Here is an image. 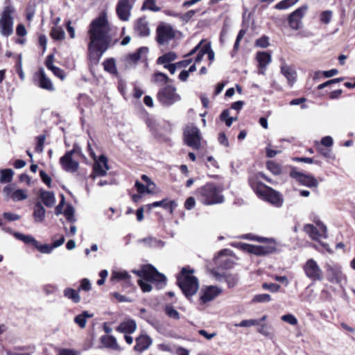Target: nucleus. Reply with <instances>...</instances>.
Listing matches in <instances>:
<instances>
[{
	"label": "nucleus",
	"mask_w": 355,
	"mask_h": 355,
	"mask_svg": "<svg viewBox=\"0 0 355 355\" xmlns=\"http://www.w3.org/2000/svg\"><path fill=\"white\" fill-rule=\"evenodd\" d=\"M140 243H144L148 247L155 248H162L165 245V243L161 240L157 239L153 236H148L139 240Z\"/></svg>",
	"instance_id": "obj_31"
},
{
	"label": "nucleus",
	"mask_w": 355,
	"mask_h": 355,
	"mask_svg": "<svg viewBox=\"0 0 355 355\" xmlns=\"http://www.w3.org/2000/svg\"><path fill=\"white\" fill-rule=\"evenodd\" d=\"M267 167L275 175H278L281 172V168L274 162H268Z\"/></svg>",
	"instance_id": "obj_53"
},
{
	"label": "nucleus",
	"mask_w": 355,
	"mask_h": 355,
	"mask_svg": "<svg viewBox=\"0 0 355 355\" xmlns=\"http://www.w3.org/2000/svg\"><path fill=\"white\" fill-rule=\"evenodd\" d=\"M260 320L256 319L243 320L240 323L234 324L235 327H250L252 326L259 325Z\"/></svg>",
	"instance_id": "obj_45"
},
{
	"label": "nucleus",
	"mask_w": 355,
	"mask_h": 355,
	"mask_svg": "<svg viewBox=\"0 0 355 355\" xmlns=\"http://www.w3.org/2000/svg\"><path fill=\"white\" fill-rule=\"evenodd\" d=\"M304 230L311 239L317 241L327 238V227H318L313 224H306L304 226Z\"/></svg>",
	"instance_id": "obj_18"
},
{
	"label": "nucleus",
	"mask_w": 355,
	"mask_h": 355,
	"mask_svg": "<svg viewBox=\"0 0 355 355\" xmlns=\"http://www.w3.org/2000/svg\"><path fill=\"white\" fill-rule=\"evenodd\" d=\"M196 205V200L193 197L188 198L184 202V207L187 210L192 209Z\"/></svg>",
	"instance_id": "obj_62"
},
{
	"label": "nucleus",
	"mask_w": 355,
	"mask_h": 355,
	"mask_svg": "<svg viewBox=\"0 0 355 355\" xmlns=\"http://www.w3.org/2000/svg\"><path fill=\"white\" fill-rule=\"evenodd\" d=\"M153 205H155L156 207H161L168 210L171 214L174 211V209L178 207V204L175 200H168L167 198L163 199L160 201H156L153 202Z\"/></svg>",
	"instance_id": "obj_30"
},
{
	"label": "nucleus",
	"mask_w": 355,
	"mask_h": 355,
	"mask_svg": "<svg viewBox=\"0 0 355 355\" xmlns=\"http://www.w3.org/2000/svg\"><path fill=\"white\" fill-rule=\"evenodd\" d=\"M62 213L69 222L74 223L76 221L74 216L75 209L72 205H68Z\"/></svg>",
	"instance_id": "obj_42"
},
{
	"label": "nucleus",
	"mask_w": 355,
	"mask_h": 355,
	"mask_svg": "<svg viewBox=\"0 0 355 355\" xmlns=\"http://www.w3.org/2000/svg\"><path fill=\"white\" fill-rule=\"evenodd\" d=\"M102 346L115 351H120L121 347L115 337L110 335L102 336L100 338Z\"/></svg>",
	"instance_id": "obj_26"
},
{
	"label": "nucleus",
	"mask_w": 355,
	"mask_h": 355,
	"mask_svg": "<svg viewBox=\"0 0 355 355\" xmlns=\"http://www.w3.org/2000/svg\"><path fill=\"white\" fill-rule=\"evenodd\" d=\"M327 279L332 283L343 287L347 284V277L343 272L342 268L338 264L326 263L325 265Z\"/></svg>",
	"instance_id": "obj_8"
},
{
	"label": "nucleus",
	"mask_w": 355,
	"mask_h": 355,
	"mask_svg": "<svg viewBox=\"0 0 355 355\" xmlns=\"http://www.w3.org/2000/svg\"><path fill=\"white\" fill-rule=\"evenodd\" d=\"M333 17V12L331 10H324L320 12L319 15V19L320 23L327 25L329 24Z\"/></svg>",
	"instance_id": "obj_41"
},
{
	"label": "nucleus",
	"mask_w": 355,
	"mask_h": 355,
	"mask_svg": "<svg viewBox=\"0 0 355 355\" xmlns=\"http://www.w3.org/2000/svg\"><path fill=\"white\" fill-rule=\"evenodd\" d=\"M201 135L200 130L194 125H187L184 131V140L185 144L195 150L201 147Z\"/></svg>",
	"instance_id": "obj_10"
},
{
	"label": "nucleus",
	"mask_w": 355,
	"mask_h": 355,
	"mask_svg": "<svg viewBox=\"0 0 355 355\" xmlns=\"http://www.w3.org/2000/svg\"><path fill=\"white\" fill-rule=\"evenodd\" d=\"M237 247L241 250L256 255H266L275 251L274 245H255L245 243H239Z\"/></svg>",
	"instance_id": "obj_13"
},
{
	"label": "nucleus",
	"mask_w": 355,
	"mask_h": 355,
	"mask_svg": "<svg viewBox=\"0 0 355 355\" xmlns=\"http://www.w3.org/2000/svg\"><path fill=\"white\" fill-rule=\"evenodd\" d=\"M108 170L107 159L105 155H102L99 156L98 160L94 163L91 177L95 179L96 177L105 176Z\"/></svg>",
	"instance_id": "obj_19"
},
{
	"label": "nucleus",
	"mask_w": 355,
	"mask_h": 355,
	"mask_svg": "<svg viewBox=\"0 0 355 355\" xmlns=\"http://www.w3.org/2000/svg\"><path fill=\"white\" fill-rule=\"evenodd\" d=\"M141 180L146 183V185H148V193H155L156 185L153 181H151L149 177L147 176L146 175H142Z\"/></svg>",
	"instance_id": "obj_47"
},
{
	"label": "nucleus",
	"mask_w": 355,
	"mask_h": 355,
	"mask_svg": "<svg viewBox=\"0 0 355 355\" xmlns=\"http://www.w3.org/2000/svg\"><path fill=\"white\" fill-rule=\"evenodd\" d=\"M259 327L257 329V331L260 333L261 334L265 336H270L271 335V333L270 331L269 327L266 326L265 324H262L259 325H257Z\"/></svg>",
	"instance_id": "obj_57"
},
{
	"label": "nucleus",
	"mask_w": 355,
	"mask_h": 355,
	"mask_svg": "<svg viewBox=\"0 0 355 355\" xmlns=\"http://www.w3.org/2000/svg\"><path fill=\"white\" fill-rule=\"evenodd\" d=\"M176 58V53L170 51L159 57L157 60V64H162L164 67L166 64H170V62L174 61Z\"/></svg>",
	"instance_id": "obj_37"
},
{
	"label": "nucleus",
	"mask_w": 355,
	"mask_h": 355,
	"mask_svg": "<svg viewBox=\"0 0 355 355\" xmlns=\"http://www.w3.org/2000/svg\"><path fill=\"white\" fill-rule=\"evenodd\" d=\"M197 192L200 201L205 205L220 204L225 200L221 194L222 190L212 182L205 184L198 189Z\"/></svg>",
	"instance_id": "obj_4"
},
{
	"label": "nucleus",
	"mask_w": 355,
	"mask_h": 355,
	"mask_svg": "<svg viewBox=\"0 0 355 355\" xmlns=\"http://www.w3.org/2000/svg\"><path fill=\"white\" fill-rule=\"evenodd\" d=\"M3 216L5 219L9 220V221H15L17 220L20 218V216L10 212H4L3 214Z\"/></svg>",
	"instance_id": "obj_60"
},
{
	"label": "nucleus",
	"mask_w": 355,
	"mask_h": 355,
	"mask_svg": "<svg viewBox=\"0 0 355 355\" xmlns=\"http://www.w3.org/2000/svg\"><path fill=\"white\" fill-rule=\"evenodd\" d=\"M262 287L263 289L268 290L272 293H276V292L279 291V290L280 288L279 285L273 284V283H270V284L264 283V284H263Z\"/></svg>",
	"instance_id": "obj_55"
},
{
	"label": "nucleus",
	"mask_w": 355,
	"mask_h": 355,
	"mask_svg": "<svg viewBox=\"0 0 355 355\" xmlns=\"http://www.w3.org/2000/svg\"><path fill=\"white\" fill-rule=\"evenodd\" d=\"M104 69L110 73H116V67L114 59H108L103 62Z\"/></svg>",
	"instance_id": "obj_46"
},
{
	"label": "nucleus",
	"mask_w": 355,
	"mask_h": 355,
	"mask_svg": "<svg viewBox=\"0 0 355 355\" xmlns=\"http://www.w3.org/2000/svg\"><path fill=\"white\" fill-rule=\"evenodd\" d=\"M271 300V297L269 294H259L254 296L252 299L253 302H268Z\"/></svg>",
	"instance_id": "obj_51"
},
{
	"label": "nucleus",
	"mask_w": 355,
	"mask_h": 355,
	"mask_svg": "<svg viewBox=\"0 0 355 355\" xmlns=\"http://www.w3.org/2000/svg\"><path fill=\"white\" fill-rule=\"evenodd\" d=\"M51 35L55 40H62L64 38L65 33L61 27L55 26L51 30Z\"/></svg>",
	"instance_id": "obj_44"
},
{
	"label": "nucleus",
	"mask_w": 355,
	"mask_h": 355,
	"mask_svg": "<svg viewBox=\"0 0 355 355\" xmlns=\"http://www.w3.org/2000/svg\"><path fill=\"white\" fill-rule=\"evenodd\" d=\"M39 81V86L46 90H53V85L51 80L46 76L44 70L42 68L40 69L39 71L35 74Z\"/></svg>",
	"instance_id": "obj_25"
},
{
	"label": "nucleus",
	"mask_w": 355,
	"mask_h": 355,
	"mask_svg": "<svg viewBox=\"0 0 355 355\" xmlns=\"http://www.w3.org/2000/svg\"><path fill=\"white\" fill-rule=\"evenodd\" d=\"M157 99L164 106H171L181 101V96L177 93L176 88L166 85L161 88L157 93Z\"/></svg>",
	"instance_id": "obj_7"
},
{
	"label": "nucleus",
	"mask_w": 355,
	"mask_h": 355,
	"mask_svg": "<svg viewBox=\"0 0 355 355\" xmlns=\"http://www.w3.org/2000/svg\"><path fill=\"white\" fill-rule=\"evenodd\" d=\"M166 314L173 319L178 320L180 318L179 313L171 305H167L165 307Z\"/></svg>",
	"instance_id": "obj_50"
},
{
	"label": "nucleus",
	"mask_w": 355,
	"mask_h": 355,
	"mask_svg": "<svg viewBox=\"0 0 355 355\" xmlns=\"http://www.w3.org/2000/svg\"><path fill=\"white\" fill-rule=\"evenodd\" d=\"M15 237L26 244H31L41 253L49 254L53 250V247L48 244H40L33 236L24 234H15Z\"/></svg>",
	"instance_id": "obj_15"
},
{
	"label": "nucleus",
	"mask_w": 355,
	"mask_h": 355,
	"mask_svg": "<svg viewBox=\"0 0 355 355\" xmlns=\"http://www.w3.org/2000/svg\"><path fill=\"white\" fill-rule=\"evenodd\" d=\"M290 176L304 186L310 188H316L318 186V182L313 176L303 173L299 171L296 168H292L290 172Z\"/></svg>",
	"instance_id": "obj_16"
},
{
	"label": "nucleus",
	"mask_w": 355,
	"mask_h": 355,
	"mask_svg": "<svg viewBox=\"0 0 355 355\" xmlns=\"http://www.w3.org/2000/svg\"><path fill=\"white\" fill-rule=\"evenodd\" d=\"M110 30V26L105 14L101 15L91 22L88 30L90 40L88 51L92 60L98 62L104 53L111 46Z\"/></svg>",
	"instance_id": "obj_1"
},
{
	"label": "nucleus",
	"mask_w": 355,
	"mask_h": 355,
	"mask_svg": "<svg viewBox=\"0 0 355 355\" xmlns=\"http://www.w3.org/2000/svg\"><path fill=\"white\" fill-rule=\"evenodd\" d=\"M257 60L259 62V67L266 68L271 61V55L268 52H258L257 54Z\"/></svg>",
	"instance_id": "obj_34"
},
{
	"label": "nucleus",
	"mask_w": 355,
	"mask_h": 355,
	"mask_svg": "<svg viewBox=\"0 0 355 355\" xmlns=\"http://www.w3.org/2000/svg\"><path fill=\"white\" fill-rule=\"evenodd\" d=\"M80 153V148L74 144L73 149L67 151L60 159V164L62 169L68 173H75L79 168V163L75 156Z\"/></svg>",
	"instance_id": "obj_6"
},
{
	"label": "nucleus",
	"mask_w": 355,
	"mask_h": 355,
	"mask_svg": "<svg viewBox=\"0 0 355 355\" xmlns=\"http://www.w3.org/2000/svg\"><path fill=\"white\" fill-rule=\"evenodd\" d=\"M300 0H282L275 6L277 10H286L297 3Z\"/></svg>",
	"instance_id": "obj_39"
},
{
	"label": "nucleus",
	"mask_w": 355,
	"mask_h": 355,
	"mask_svg": "<svg viewBox=\"0 0 355 355\" xmlns=\"http://www.w3.org/2000/svg\"><path fill=\"white\" fill-rule=\"evenodd\" d=\"M135 31L141 37H146L150 35V28L146 19L140 18L135 24Z\"/></svg>",
	"instance_id": "obj_27"
},
{
	"label": "nucleus",
	"mask_w": 355,
	"mask_h": 355,
	"mask_svg": "<svg viewBox=\"0 0 355 355\" xmlns=\"http://www.w3.org/2000/svg\"><path fill=\"white\" fill-rule=\"evenodd\" d=\"M137 323L132 319H127L121 322L116 330L125 334H131L137 329Z\"/></svg>",
	"instance_id": "obj_24"
},
{
	"label": "nucleus",
	"mask_w": 355,
	"mask_h": 355,
	"mask_svg": "<svg viewBox=\"0 0 355 355\" xmlns=\"http://www.w3.org/2000/svg\"><path fill=\"white\" fill-rule=\"evenodd\" d=\"M15 8L11 6L4 8L0 18V33L3 36H9L13 32L12 14Z\"/></svg>",
	"instance_id": "obj_9"
},
{
	"label": "nucleus",
	"mask_w": 355,
	"mask_h": 355,
	"mask_svg": "<svg viewBox=\"0 0 355 355\" xmlns=\"http://www.w3.org/2000/svg\"><path fill=\"white\" fill-rule=\"evenodd\" d=\"M156 33L157 41L161 45L167 44L175 36V31L173 27L171 24L164 22L158 25Z\"/></svg>",
	"instance_id": "obj_11"
},
{
	"label": "nucleus",
	"mask_w": 355,
	"mask_h": 355,
	"mask_svg": "<svg viewBox=\"0 0 355 355\" xmlns=\"http://www.w3.org/2000/svg\"><path fill=\"white\" fill-rule=\"evenodd\" d=\"M282 320L291 325H296L298 322L296 317L291 313L284 315L281 317Z\"/></svg>",
	"instance_id": "obj_52"
},
{
	"label": "nucleus",
	"mask_w": 355,
	"mask_h": 355,
	"mask_svg": "<svg viewBox=\"0 0 355 355\" xmlns=\"http://www.w3.org/2000/svg\"><path fill=\"white\" fill-rule=\"evenodd\" d=\"M135 187L137 188V191L140 194H143L145 193H148V185H144L142 183L139 182V181H136L135 184Z\"/></svg>",
	"instance_id": "obj_59"
},
{
	"label": "nucleus",
	"mask_w": 355,
	"mask_h": 355,
	"mask_svg": "<svg viewBox=\"0 0 355 355\" xmlns=\"http://www.w3.org/2000/svg\"><path fill=\"white\" fill-rule=\"evenodd\" d=\"M46 210L40 202H37L33 208V218L36 223H42L45 218Z\"/></svg>",
	"instance_id": "obj_32"
},
{
	"label": "nucleus",
	"mask_w": 355,
	"mask_h": 355,
	"mask_svg": "<svg viewBox=\"0 0 355 355\" xmlns=\"http://www.w3.org/2000/svg\"><path fill=\"white\" fill-rule=\"evenodd\" d=\"M3 192L15 202L24 200L28 198L27 191L25 189L13 190L11 187L8 186L4 188Z\"/></svg>",
	"instance_id": "obj_22"
},
{
	"label": "nucleus",
	"mask_w": 355,
	"mask_h": 355,
	"mask_svg": "<svg viewBox=\"0 0 355 355\" xmlns=\"http://www.w3.org/2000/svg\"><path fill=\"white\" fill-rule=\"evenodd\" d=\"M308 6L303 5L293 11L288 17V24L291 28L297 30L301 27L302 19L308 10Z\"/></svg>",
	"instance_id": "obj_17"
},
{
	"label": "nucleus",
	"mask_w": 355,
	"mask_h": 355,
	"mask_svg": "<svg viewBox=\"0 0 355 355\" xmlns=\"http://www.w3.org/2000/svg\"><path fill=\"white\" fill-rule=\"evenodd\" d=\"M320 143L324 146L331 147L333 146L334 141L331 137L326 136L322 138Z\"/></svg>",
	"instance_id": "obj_64"
},
{
	"label": "nucleus",
	"mask_w": 355,
	"mask_h": 355,
	"mask_svg": "<svg viewBox=\"0 0 355 355\" xmlns=\"http://www.w3.org/2000/svg\"><path fill=\"white\" fill-rule=\"evenodd\" d=\"M252 187L257 195L262 200L270 202L277 207H282L284 199L278 191L261 182L252 184Z\"/></svg>",
	"instance_id": "obj_5"
},
{
	"label": "nucleus",
	"mask_w": 355,
	"mask_h": 355,
	"mask_svg": "<svg viewBox=\"0 0 355 355\" xmlns=\"http://www.w3.org/2000/svg\"><path fill=\"white\" fill-rule=\"evenodd\" d=\"M133 272L141 277L138 284L143 292H150L152 290L150 283L155 284L158 288H162L166 284V277L151 265L144 266L140 270H134Z\"/></svg>",
	"instance_id": "obj_2"
},
{
	"label": "nucleus",
	"mask_w": 355,
	"mask_h": 355,
	"mask_svg": "<svg viewBox=\"0 0 355 355\" xmlns=\"http://www.w3.org/2000/svg\"><path fill=\"white\" fill-rule=\"evenodd\" d=\"M256 46L261 48H266L269 46L268 37L263 36L256 40Z\"/></svg>",
	"instance_id": "obj_56"
},
{
	"label": "nucleus",
	"mask_w": 355,
	"mask_h": 355,
	"mask_svg": "<svg viewBox=\"0 0 355 355\" xmlns=\"http://www.w3.org/2000/svg\"><path fill=\"white\" fill-rule=\"evenodd\" d=\"M40 198L42 202L49 207H53L55 203V195L51 191H42L40 192Z\"/></svg>",
	"instance_id": "obj_33"
},
{
	"label": "nucleus",
	"mask_w": 355,
	"mask_h": 355,
	"mask_svg": "<svg viewBox=\"0 0 355 355\" xmlns=\"http://www.w3.org/2000/svg\"><path fill=\"white\" fill-rule=\"evenodd\" d=\"M93 316V313H89L87 311H85L74 318V322L80 328L83 329L86 326L87 318H90Z\"/></svg>",
	"instance_id": "obj_36"
},
{
	"label": "nucleus",
	"mask_w": 355,
	"mask_h": 355,
	"mask_svg": "<svg viewBox=\"0 0 355 355\" xmlns=\"http://www.w3.org/2000/svg\"><path fill=\"white\" fill-rule=\"evenodd\" d=\"M57 355H80L78 350L70 348H63L58 351Z\"/></svg>",
	"instance_id": "obj_54"
},
{
	"label": "nucleus",
	"mask_w": 355,
	"mask_h": 355,
	"mask_svg": "<svg viewBox=\"0 0 355 355\" xmlns=\"http://www.w3.org/2000/svg\"><path fill=\"white\" fill-rule=\"evenodd\" d=\"M281 73L286 78L288 85L292 87L297 80V72L293 66L283 63L281 65Z\"/></svg>",
	"instance_id": "obj_21"
},
{
	"label": "nucleus",
	"mask_w": 355,
	"mask_h": 355,
	"mask_svg": "<svg viewBox=\"0 0 355 355\" xmlns=\"http://www.w3.org/2000/svg\"><path fill=\"white\" fill-rule=\"evenodd\" d=\"M64 202H65L64 196V195L62 194L61 195V200H60V203L58 204V205L55 209V214L57 216L62 214V212H63L62 209H63Z\"/></svg>",
	"instance_id": "obj_61"
},
{
	"label": "nucleus",
	"mask_w": 355,
	"mask_h": 355,
	"mask_svg": "<svg viewBox=\"0 0 355 355\" xmlns=\"http://www.w3.org/2000/svg\"><path fill=\"white\" fill-rule=\"evenodd\" d=\"M149 10L153 12H158L160 8L156 5L155 0H145L142 6V10Z\"/></svg>",
	"instance_id": "obj_43"
},
{
	"label": "nucleus",
	"mask_w": 355,
	"mask_h": 355,
	"mask_svg": "<svg viewBox=\"0 0 355 355\" xmlns=\"http://www.w3.org/2000/svg\"><path fill=\"white\" fill-rule=\"evenodd\" d=\"M222 291V288L216 286H203L199 293L200 304H205L213 301Z\"/></svg>",
	"instance_id": "obj_14"
},
{
	"label": "nucleus",
	"mask_w": 355,
	"mask_h": 355,
	"mask_svg": "<svg viewBox=\"0 0 355 355\" xmlns=\"http://www.w3.org/2000/svg\"><path fill=\"white\" fill-rule=\"evenodd\" d=\"M193 273V270L183 268L177 277L178 284L187 298L195 295L199 288L198 279Z\"/></svg>",
	"instance_id": "obj_3"
},
{
	"label": "nucleus",
	"mask_w": 355,
	"mask_h": 355,
	"mask_svg": "<svg viewBox=\"0 0 355 355\" xmlns=\"http://www.w3.org/2000/svg\"><path fill=\"white\" fill-rule=\"evenodd\" d=\"M91 289V283L88 279H83L80 282V285L78 291L83 290L85 291H89Z\"/></svg>",
	"instance_id": "obj_58"
},
{
	"label": "nucleus",
	"mask_w": 355,
	"mask_h": 355,
	"mask_svg": "<svg viewBox=\"0 0 355 355\" xmlns=\"http://www.w3.org/2000/svg\"><path fill=\"white\" fill-rule=\"evenodd\" d=\"M147 51V48L141 47L136 52L128 55L127 59L130 62H136L141 58V53H146Z\"/></svg>",
	"instance_id": "obj_40"
},
{
	"label": "nucleus",
	"mask_w": 355,
	"mask_h": 355,
	"mask_svg": "<svg viewBox=\"0 0 355 355\" xmlns=\"http://www.w3.org/2000/svg\"><path fill=\"white\" fill-rule=\"evenodd\" d=\"M168 80V77L165 73L162 72L155 73L153 77V81L154 83H166Z\"/></svg>",
	"instance_id": "obj_49"
},
{
	"label": "nucleus",
	"mask_w": 355,
	"mask_h": 355,
	"mask_svg": "<svg viewBox=\"0 0 355 355\" xmlns=\"http://www.w3.org/2000/svg\"><path fill=\"white\" fill-rule=\"evenodd\" d=\"M64 296L71 300L73 303H78L80 302V296L79 295V291H76L71 288H67L63 291Z\"/></svg>",
	"instance_id": "obj_35"
},
{
	"label": "nucleus",
	"mask_w": 355,
	"mask_h": 355,
	"mask_svg": "<svg viewBox=\"0 0 355 355\" xmlns=\"http://www.w3.org/2000/svg\"><path fill=\"white\" fill-rule=\"evenodd\" d=\"M214 277L219 282L225 281L230 288L234 287L237 283V278L235 275L223 272L220 274L217 272H213Z\"/></svg>",
	"instance_id": "obj_28"
},
{
	"label": "nucleus",
	"mask_w": 355,
	"mask_h": 355,
	"mask_svg": "<svg viewBox=\"0 0 355 355\" xmlns=\"http://www.w3.org/2000/svg\"><path fill=\"white\" fill-rule=\"evenodd\" d=\"M133 1L119 0L116 6V14L122 21H128L130 16V10L132 8Z\"/></svg>",
	"instance_id": "obj_20"
},
{
	"label": "nucleus",
	"mask_w": 355,
	"mask_h": 355,
	"mask_svg": "<svg viewBox=\"0 0 355 355\" xmlns=\"http://www.w3.org/2000/svg\"><path fill=\"white\" fill-rule=\"evenodd\" d=\"M152 343L151 338L147 335H141L136 338L134 349L137 352H143L148 349Z\"/></svg>",
	"instance_id": "obj_29"
},
{
	"label": "nucleus",
	"mask_w": 355,
	"mask_h": 355,
	"mask_svg": "<svg viewBox=\"0 0 355 355\" xmlns=\"http://www.w3.org/2000/svg\"><path fill=\"white\" fill-rule=\"evenodd\" d=\"M46 139V136L44 135H41L36 137V146H35V151L37 153H42L44 150V144Z\"/></svg>",
	"instance_id": "obj_48"
},
{
	"label": "nucleus",
	"mask_w": 355,
	"mask_h": 355,
	"mask_svg": "<svg viewBox=\"0 0 355 355\" xmlns=\"http://www.w3.org/2000/svg\"><path fill=\"white\" fill-rule=\"evenodd\" d=\"M14 171L10 168L2 169L1 171L0 181L1 183L10 182L12 180Z\"/></svg>",
	"instance_id": "obj_38"
},
{
	"label": "nucleus",
	"mask_w": 355,
	"mask_h": 355,
	"mask_svg": "<svg viewBox=\"0 0 355 355\" xmlns=\"http://www.w3.org/2000/svg\"><path fill=\"white\" fill-rule=\"evenodd\" d=\"M16 67H17V73L19 76V78L21 80H24V78H25V74L22 70V64H21V56H19V60L17 61V65H16Z\"/></svg>",
	"instance_id": "obj_63"
},
{
	"label": "nucleus",
	"mask_w": 355,
	"mask_h": 355,
	"mask_svg": "<svg viewBox=\"0 0 355 355\" xmlns=\"http://www.w3.org/2000/svg\"><path fill=\"white\" fill-rule=\"evenodd\" d=\"M306 276L312 281H320L323 272L317 261L313 259H309L303 266Z\"/></svg>",
	"instance_id": "obj_12"
},
{
	"label": "nucleus",
	"mask_w": 355,
	"mask_h": 355,
	"mask_svg": "<svg viewBox=\"0 0 355 355\" xmlns=\"http://www.w3.org/2000/svg\"><path fill=\"white\" fill-rule=\"evenodd\" d=\"M111 279L113 281L123 282L125 287H130L132 284L130 275L124 270H113Z\"/></svg>",
	"instance_id": "obj_23"
}]
</instances>
